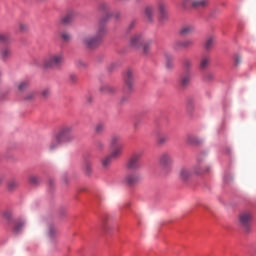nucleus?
<instances>
[{
    "mask_svg": "<svg viewBox=\"0 0 256 256\" xmlns=\"http://www.w3.org/2000/svg\"><path fill=\"white\" fill-rule=\"evenodd\" d=\"M105 33H107V28L105 27V20H100L95 34H85L81 38L82 45L87 47V49H95L101 45V41L103 37H105Z\"/></svg>",
    "mask_w": 256,
    "mask_h": 256,
    "instance_id": "1",
    "label": "nucleus"
},
{
    "mask_svg": "<svg viewBox=\"0 0 256 256\" xmlns=\"http://www.w3.org/2000/svg\"><path fill=\"white\" fill-rule=\"evenodd\" d=\"M72 131L73 125H65L60 128L59 132L49 143V151H55V149H58L62 143H69V141H73V135H71Z\"/></svg>",
    "mask_w": 256,
    "mask_h": 256,
    "instance_id": "2",
    "label": "nucleus"
},
{
    "mask_svg": "<svg viewBox=\"0 0 256 256\" xmlns=\"http://www.w3.org/2000/svg\"><path fill=\"white\" fill-rule=\"evenodd\" d=\"M65 62V54L63 52H57L49 54L43 60V67L44 69H59Z\"/></svg>",
    "mask_w": 256,
    "mask_h": 256,
    "instance_id": "3",
    "label": "nucleus"
},
{
    "mask_svg": "<svg viewBox=\"0 0 256 256\" xmlns=\"http://www.w3.org/2000/svg\"><path fill=\"white\" fill-rule=\"evenodd\" d=\"M135 90V72L127 69L124 73V93H133Z\"/></svg>",
    "mask_w": 256,
    "mask_h": 256,
    "instance_id": "4",
    "label": "nucleus"
},
{
    "mask_svg": "<svg viewBox=\"0 0 256 256\" xmlns=\"http://www.w3.org/2000/svg\"><path fill=\"white\" fill-rule=\"evenodd\" d=\"M180 5L182 9H205L209 7V0H182Z\"/></svg>",
    "mask_w": 256,
    "mask_h": 256,
    "instance_id": "5",
    "label": "nucleus"
},
{
    "mask_svg": "<svg viewBox=\"0 0 256 256\" xmlns=\"http://www.w3.org/2000/svg\"><path fill=\"white\" fill-rule=\"evenodd\" d=\"M252 221H253V214H251V212H244L239 216V223L246 233H251Z\"/></svg>",
    "mask_w": 256,
    "mask_h": 256,
    "instance_id": "6",
    "label": "nucleus"
},
{
    "mask_svg": "<svg viewBox=\"0 0 256 256\" xmlns=\"http://www.w3.org/2000/svg\"><path fill=\"white\" fill-rule=\"evenodd\" d=\"M157 9L159 15V21H167L169 19V4L165 0H159L157 2Z\"/></svg>",
    "mask_w": 256,
    "mask_h": 256,
    "instance_id": "7",
    "label": "nucleus"
},
{
    "mask_svg": "<svg viewBox=\"0 0 256 256\" xmlns=\"http://www.w3.org/2000/svg\"><path fill=\"white\" fill-rule=\"evenodd\" d=\"M141 153H134L127 161L126 167L129 171H139L141 169Z\"/></svg>",
    "mask_w": 256,
    "mask_h": 256,
    "instance_id": "8",
    "label": "nucleus"
},
{
    "mask_svg": "<svg viewBox=\"0 0 256 256\" xmlns=\"http://www.w3.org/2000/svg\"><path fill=\"white\" fill-rule=\"evenodd\" d=\"M158 161L163 169H169L173 165V155L170 152H162L159 155Z\"/></svg>",
    "mask_w": 256,
    "mask_h": 256,
    "instance_id": "9",
    "label": "nucleus"
},
{
    "mask_svg": "<svg viewBox=\"0 0 256 256\" xmlns=\"http://www.w3.org/2000/svg\"><path fill=\"white\" fill-rule=\"evenodd\" d=\"M13 57V50L11 49V46L9 45H4L0 48V60L3 63H7L9 59Z\"/></svg>",
    "mask_w": 256,
    "mask_h": 256,
    "instance_id": "10",
    "label": "nucleus"
},
{
    "mask_svg": "<svg viewBox=\"0 0 256 256\" xmlns=\"http://www.w3.org/2000/svg\"><path fill=\"white\" fill-rule=\"evenodd\" d=\"M211 171V166L207 165L205 162H198L193 168L194 175H205Z\"/></svg>",
    "mask_w": 256,
    "mask_h": 256,
    "instance_id": "11",
    "label": "nucleus"
},
{
    "mask_svg": "<svg viewBox=\"0 0 256 256\" xmlns=\"http://www.w3.org/2000/svg\"><path fill=\"white\" fill-rule=\"evenodd\" d=\"M144 19H146L148 23L155 21V6L148 5L144 8Z\"/></svg>",
    "mask_w": 256,
    "mask_h": 256,
    "instance_id": "12",
    "label": "nucleus"
},
{
    "mask_svg": "<svg viewBox=\"0 0 256 256\" xmlns=\"http://www.w3.org/2000/svg\"><path fill=\"white\" fill-rule=\"evenodd\" d=\"M144 41L145 38L143 37V34H135L130 39V45L131 47H134V49H141V45Z\"/></svg>",
    "mask_w": 256,
    "mask_h": 256,
    "instance_id": "13",
    "label": "nucleus"
},
{
    "mask_svg": "<svg viewBox=\"0 0 256 256\" xmlns=\"http://www.w3.org/2000/svg\"><path fill=\"white\" fill-rule=\"evenodd\" d=\"M139 181H141V173H139V172H134L132 174H128L125 177V182L127 183V185H137V183H139Z\"/></svg>",
    "mask_w": 256,
    "mask_h": 256,
    "instance_id": "14",
    "label": "nucleus"
},
{
    "mask_svg": "<svg viewBox=\"0 0 256 256\" xmlns=\"http://www.w3.org/2000/svg\"><path fill=\"white\" fill-rule=\"evenodd\" d=\"M31 86V82L29 80H20L15 84V89L18 93H25Z\"/></svg>",
    "mask_w": 256,
    "mask_h": 256,
    "instance_id": "15",
    "label": "nucleus"
},
{
    "mask_svg": "<svg viewBox=\"0 0 256 256\" xmlns=\"http://www.w3.org/2000/svg\"><path fill=\"white\" fill-rule=\"evenodd\" d=\"M193 40L186 39V40H178L174 43L175 49H189V47H193Z\"/></svg>",
    "mask_w": 256,
    "mask_h": 256,
    "instance_id": "16",
    "label": "nucleus"
},
{
    "mask_svg": "<svg viewBox=\"0 0 256 256\" xmlns=\"http://www.w3.org/2000/svg\"><path fill=\"white\" fill-rule=\"evenodd\" d=\"M111 163H113V158L108 154L100 159V165L102 171H109L111 169Z\"/></svg>",
    "mask_w": 256,
    "mask_h": 256,
    "instance_id": "17",
    "label": "nucleus"
},
{
    "mask_svg": "<svg viewBox=\"0 0 256 256\" xmlns=\"http://www.w3.org/2000/svg\"><path fill=\"white\" fill-rule=\"evenodd\" d=\"M179 33L182 36L193 35L195 33V25L185 24L180 28Z\"/></svg>",
    "mask_w": 256,
    "mask_h": 256,
    "instance_id": "18",
    "label": "nucleus"
},
{
    "mask_svg": "<svg viewBox=\"0 0 256 256\" xmlns=\"http://www.w3.org/2000/svg\"><path fill=\"white\" fill-rule=\"evenodd\" d=\"M193 173H194L193 170L183 167L179 171V177L181 181H187V179L191 178V175H193Z\"/></svg>",
    "mask_w": 256,
    "mask_h": 256,
    "instance_id": "19",
    "label": "nucleus"
},
{
    "mask_svg": "<svg viewBox=\"0 0 256 256\" xmlns=\"http://www.w3.org/2000/svg\"><path fill=\"white\" fill-rule=\"evenodd\" d=\"M123 147L124 146H110L112 149L111 154H108L112 159H117L123 155Z\"/></svg>",
    "mask_w": 256,
    "mask_h": 256,
    "instance_id": "20",
    "label": "nucleus"
},
{
    "mask_svg": "<svg viewBox=\"0 0 256 256\" xmlns=\"http://www.w3.org/2000/svg\"><path fill=\"white\" fill-rule=\"evenodd\" d=\"M109 145H110V147H121V146H123V144H121V135L112 134L110 136Z\"/></svg>",
    "mask_w": 256,
    "mask_h": 256,
    "instance_id": "21",
    "label": "nucleus"
},
{
    "mask_svg": "<svg viewBox=\"0 0 256 256\" xmlns=\"http://www.w3.org/2000/svg\"><path fill=\"white\" fill-rule=\"evenodd\" d=\"M38 95L39 92L37 90H30L23 95V99L24 101H35Z\"/></svg>",
    "mask_w": 256,
    "mask_h": 256,
    "instance_id": "22",
    "label": "nucleus"
},
{
    "mask_svg": "<svg viewBox=\"0 0 256 256\" xmlns=\"http://www.w3.org/2000/svg\"><path fill=\"white\" fill-rule=\"evenodd\" d=\"M181 87H189L191 85V73L186 72L180 80Z\"/></svg>",
    "mask_w": 256,
    "mask_h": 256,
    "instance_id": "23",
    "label": "nucleus"
},
{
    "mask_svg": "<svg viewBox=\"0 0 256 256\" xmlns=\"http://www.w3.org/2000/svg\"><path fill=\"white\" fill-rule=\"evenodd\" d=\"M23 227H25V220H16L13 227L14 233H21V231H23Z\"/></svg>",
    "mask_w": 256,
    "mask_h": 256,
    "instance_id": "24",
    "label": "nucleus"
},
{
    "mask_svg": "<svg viewBox=\"0 0 256 256\" xmlns=\"http://www.w3.org/2000/svg\"><path fill=\"white\" fill-rule=\"evenodd\" d=\"M141 47L143 55H149L151 53V40H144Z\"/></svg>",
    "mask_w": 256,
    "mask_h": 256,
    "instance_id": "25",
    "label": "nucleus"
},
{
    "mask_svg": "<svg viewBox=\"0 0 256 256\" xmlns=\"http://www.w3.org/2000/svg\"><path fill=\"white\" fill-rule=\"evenodd\" d=\"M214 44L215 36H209L204 43V48L206 49V51H211V49H213Z\"/></svg>",
    "mask_w": 256,
    "mask_h": 256,
    "instance_id": "26",
    "label": "nucleus"
},
{
    "mask_svg": "<svg viewBox=\"0 0 256 256\" xmlns=\"http://www.w3.org/2000/svg\"><path fill=\"white\" fill-rule=\"evenodd\" d=\"M165 59H166V69H173V67H175V64L173 63L174 61L173 55L165 54Z\"/></svg>",
    "mask_w": 256,
    "mask_h": 256,
    "instance_id": "27",
    "label": "nucleus"
},
{
    "mask_svg": "<svg viewBox=\"0 0 256 256\" xmlns=\"http://www.w3.org/2000/svg\"><path fill=\"white\" fill-rule=\"evenodd\" d=\"M75 17V13L70 12L68 14H66L63 18H62V23L63 25H69V23H71V21H73V18Z\"/></svg>",
    "mask_w": 256,
    "mask_h": 256,
    "instance_id": "28",
    "label": "nucleus"
},
{
    "mask_svg": "<svg viewBox=\"0 0 256 256\" xmlns=\"http://www.w3.org/2000/svg\"><path fill=\"white\" fill-rule=\"evenodd\" d=\"M209 63H211V58L209 56H203L200 60V69L209 67Z\"/></svg>",
    "mask_w": 256,
    "mask_h": 256,
    "instance_id": "29",
    "label": "nucleus"
},
{
    "mask_svg": "<svg viewBox=\"0 0 256 256\" xmlns=\"http://www.w3.org/2000/svg\"><path fill=\"white\" fill-rule=\"evenodd\" d=\"M17 187H19V182L17 180L11 179L8 181L7 188L9 191H15V189H17Z\"/></svg>",
    "mask_w": 256,
    "mask_h": 256,
    "instance_id": "30",
    "label": "nucleus"
},
{
    "mask_svg": "<svg viewBox=\"0 0 256 256\" xmlns=\"http://www.w3.org/2000/svg\"><path fill=\"white\" fill-rule=\"evenodd\" d=\"M0 43H11V35L0 32Z\"/></svg>",
    "mask_w": 256,
    "mask_h": 256,
    "instance_id": "31",
    "label": "nucleus"
},
{
    "mask_svg": "<svg viewBox=\"0 0 256 256\" xmlns=\"http://www.w3.org/2000/svg\"><path fill=\"white\" fill-rule=\"evenodd\" d=\"M84 172L86 173V175H91V173L93 172V164H91L90 161H86L84 163Z\"/></svg>",
    "mask_w": 256,
    "mask_h": 256,
    "instance_id": "32",
    "label": "nucleus"
},
{
    "mask_svg": "<svg viewBox=\"0 0 256 256\" xmlns=\"http://www.w3.org/2000/svg\"><path fill=\"white\" fill-rule=\"evenodd\" d=\"M100 91L102 93H115V88H113L107 84H104L100 87Z\"/></svg>",
    "mask_w": 256,
    "mask_h": 256,
    "instance_id": "33",
    "label": "nucleus"
},
{
    "mask_svg": "<svg viewBox=\"0 0 256 256\" xmlns=\"http://www.w3.org/2000/svg\"><path fill=\"white\" fill-rule=\"evenodd\" d=\"M187 141L188 143H190L191 145H197L199 144V138L193 136V135H188L187 136Z\"/></svg>",
    "mask_w": 256,
    "mask_h": 256,
    "instance_id": "34",
    "label": "nucleus"
},
{
    "mask_svg": "<svg viewBox=\"0 0 256 256\" xmlns=\"http://www.w3.org/2000/svg\"><path fill=\"white\" fill-rule=\"evenodd\" d=\"M183 67L184 69H186V71H189V69H191V67H193V62L187 58H185L183 60Z\"/></svg>",
    "mask_w": 256,
    "mask_h": 256,
    "instance_id": "35",
    "label": "nucleus"
},
{
    "mask_svg": "<svg viewBox=\"0 0 256 256\" xmlns=\"http://www.w3.org/2000/svg\"><path fill=\"white\" fill-rule=\"evenodd\" d=\"M48 235L50 239H55V237H57V228H55L54 226H50Z\"/></svg>",
    "mask_w": 256,
    "mask_h": 256,
    "instance_id": "36",
    "label": "nucleus"
},
{
    "mask_svg": "<svg viewBox=\"0 0 256 256\" xmlns=\"http://www.w3.org/2000/svg\"><path fill=\"white\" fill-rule=\"evenodd\" d=\"M103 131H105V124H103V123L96 124L95 133L101 134V133H103Z\"/></svg>",
    "mask_w": 256,
    "mask_h": 256,
    "instance_id": "37",
    "label": "nucleus"
},
{
    "mask_svg": "<svg viewBox=\"0 0 256 256\" xmlns=\"http://www.w3.org/2000/svg\"><path fill=\"white\" fill-rule=\"evenodd\" d=\"M29 182L31 183V185H39V177L32 175L29 177Z\"/></svg>",
    "mask_w": 256,
    "mask_h": 256,
    "instance_id": "38",
    "label": "nucleus"
},
{
    "mask_svg": "<svg viewBox=\"0 0 256 256\" xmlns=\"http://www.w3.org/2000/svg\"><path fill=\"white\" fill-rule=\"evenodd\" d=\"M18 27H19V31H21L22 33H25V31H28L29 29V25L23 22H20Z\"/></svg>",
    "mask_w": 256,
    "mask_h": 256,
    "instance_id": "39",
    "label": "nucleus"
},
{
    "mask_svg": "<svg viewBox=\"0 0 256 256\" xmlns=\"http://www.w3.org/2000/svg\"><path fill=\"white\" fill-rule=\"evenodd\" d=\"M41 95L44 99H47V97L51 95V90L49 88H45L42 90Z\"/></svg>",
    "mask_w": 256,
    "mask_h": 256,
    "instance_id": "40",
    "label": "nucleus"
},
{
    "mask_svg": "<svg viewBox=\"0 0 256 256\" xmlns=\"http://www.w3.org/2000/svg\"><path fill=\"white\" fill-rule=\"evenodd\" d=\"M169 141V137L167 136H159L158 143L159 145H163L164 143H167Z\"/></svg>",
    "mask_w": 256,
    "mask_h": 256,
    "instance_id": "41",
    "label": "nucleus"
},
{
    "mask_svg": "<svg viewBox=\"0 0 256 256\" xmlns=\"http://www.w3.org/2000/svg\"><path fill=\"white\" fill-rule=\"evenodd\" d=\"M96 149H98V151H103L105 149V143H103L102 141H97Z\"/></svg>",
    "mask_w": 256,
    "mask_h": 256,
    "instance_id": "42",
    "label": "nucleus"
},
{
    "mask_svg": "<svg viewBox=\"0 0 256 256\" xmlns=\"http://www.w3.org/2000/svg\"><path fill=\"white\" fill-rule=\"evenodd\" d=\"M121 64L119 62H113L108 66V69L110 71H113V69H117V67H119Z\"/></svg>",
    "mask_w": 256,
    "mask_h": 256,
    "instance_id": "43",
    "label": "nucleus"
},
{
    "mask_svg": "<svg viewBox=\"0 0 256 256\" xmlns=\"http://www.w3.org/2000/svg\"><path fill=\"white\" fill-rule=\"evenodd\" d=\"M61 38H62L64 41H70V40H71V34H69V33H67V32H64V33H62Z\"/></svg>",
    "mask_w": 256,
    "mask_h": 256,
    "instance_id": "44",
    "label": "nucleus"
},
{
    "mask_svg": "<svg viewBox=\"0 0 256 256\" xmlns=\"http://www.w3.org/2000/svg\"><path fill=\"white\" fill-rule=\"evenodd\" d=\"M234 59H235V65L237 66V65H241V61H242V59H241V56H239L238 54L234 57Z\"/></svg>",
    "mask_w": 256,
    "mask_h": 256,
    "instance_id": "45",
    "label": "nucleus"
},
{
    "mask_svg": "<svg viewBox=\"0 0 256 256\" xmlns=\"http://www.w3.org/2000/svg\"><path fill=\"white\" fill-rule=\"evenodd\" d=\"M100 9L101 11H109V6L107 4H101Z\"/></svg>",
    "mask_w": 256,
    "mask_h": 256,
    "instance_id": "46",
    "label": "nucleus"
},
{
    "mask_svg": "<svg viewBox=\"0 0 256 256\" xmlns=\"http://www.w3.org/2000/svg\"><path fill=\"white\" fill-rule=\"evenodd\" d=\"M70 81H72V83H75L77 81V75L71 74L70 75Z\"/></svg>",
    "mask_w": 256,
    "mask_h": 256,
    "instance_id": "47",
    "label": "nucleus"
},
{
    "mask_svg": "<svg viewBox=\"0 0 256 256\" xmlns=\"http://www.w3.org/2000/svg\"><path fill=\"white\" fill-rule=\"evenodd\" d=\"M3 181H5V175H0V185H3Z\"/></svg>",
    "mask_w": 256,
    "mask_h": 256,
    "instance_id": "48",
    "label": "nucleus"
},
{
    "mask_svg": "<svg viewBox=\"0 0 256 256\" xmlns=\"http://www.w3.org/2000/svg\"><path fill=\"white\" fill-rule=\"evenodd\" d=\"M3 216L6 218V219H9L11 217V215L8 213V212H4Z\"/></svg>",
    "mask_w": 256,
    "mask_h": 256,
    "instance_id": "49",
    "label": "nucleus"
},
{
    "mask_svg": "<svg viewBox=\"0 0 256 256\" xmlns=\"http://www.w3.org/2000/svg\"><path fill=\"white\" fill-rule=\"evenodd\" d=\"M119 17H121V13L116 12V13H115V18H116V19H119Z\"/></svg>",
    "mask_w": 256,
    "mask_h": 256,
    "instance_id": "50",
    "label": "nucleus"
},
{
    "mask_svg": "<svg viewBox=\"0 0 256 256\" xmlns=\"http://www.w3.org/2000/svg\"><path fill=\"white\" fill-rule=\"evenodd\" d=\"M80 66H81V67H87V63H85V62H80Z\"/></svg>",
    "mask_w": 256,
    "mask_h": 256,
    "instance_id": "51",
    "label": "nucleus"
},
{
    "mask_svg": "<svg viewBox=\"0 0 256 256\" xmlns=\"http://www.w3.org/2000/svg\"><path fill=\"white\" fill-rule=\"evenodd\" d=\"M0 77H1V72H0Z\"/></svg>",
    "mask_w": 256,
    "mask_h": 256,
    "instance_id": "52",
    "label": "nucleus"
}]
</instances>
